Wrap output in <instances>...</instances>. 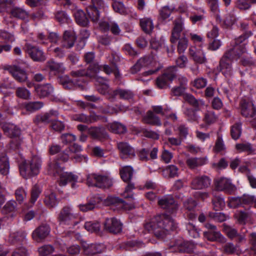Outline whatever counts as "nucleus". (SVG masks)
<instances>
[{"label": "nucleus", "mask_w": 256, "mask_h": 256, "mask_svg": "<svg viewBox=\"0 0 256 256\" xmlns=\"http://www.w3.org/2000/svg\"><path fill=\"white\" fill-rule=\"evenodd\" d=\"M241 114L246 118H254L256 115V108L250 102L242 101Z\"/></svg>", "instance_id": "24"}, {"label": "nucleus", "mask_w": 256, "mask_h": 256, "mask_svg": "<svg viewBox=\"0 0 256 256\" xmlns=\"http://www.w3.org/2000/svg\"><path fill=\"white\" fill-rule=\"evenodd\" d=\"M228 206L231 208H236L242 206V196L240 197H229Z\"/></svg>", "instance_id": "63"}, {"label": "nucleus", "mask_w": 256, "mask_h": 256, "mask_svg": "<svg viewBox=\"0 0 256 256\" xmlns=\"http://www.w3.org/2000/svg\"><path fill=\"white\" fill-rule=\"evenodd\" d=\"M236 149L238 152H246L248 154L254 153V150L252 144L248 142L237 144Z\"/></svg>", "instance_id": "44"}, {"label": "nucleus", "mask_w": 256, "mask_h": 256, "mask_svg": "<svg viewBox=\"0 0 256 256\" xmlns=\"http://www.w3.org/2000/svg\"><path fill=\"white\" fill-rule=\"evenodd\" d=\"M242 206L254 205L256 208V197L254 196L244 194L242 196Z\"/></svg>", "instance_id": "58"}, {"label": "nucleus", "mask_w": 256, "mask_h": 256, "mask_svg": "<svg viewBox=\"0 0 256 256\" xmlns=\"http://www.w3.org/2000/svg\"><path fill=\"white\" fill-rule=\"evenodd\" d=\"M174 28L172 32L170 41L176 43L178 40V52L180 54L184 52L188 46V40L183 33V36L180 38L181 32L184 28V20L181 16L176 18L174 22Z\"/></svg>", "instance_id": "4"}, {"label": "nucleus", "mask_w": 256, "mask_h": 256, "mask_svg": "<svg viewBox=\"0 0 256 256\" xmlns=\"http://www.w3.org/2000/svg\"><path fill=\"white\" fill-rule=\"evenodd\" d=\"M140 26L142 30L148 34L150 33L154 29V24L150 18H144L140 20Z\"/></svg>", "instance_id": "39"}, {"label": "nucleus", "mask_w": 256, "mask_h": 256, "mask_svg": "<svg viewBox=\"0 0 256 256\" xmlns=\"http://www.w3.org/2000/svg\"><path fill=\"white\" fill-rule=\"evenodd\" d=\"M112 95L114 98L116 96L119 95L120 98L129 100L133 98V93L126 90L118 89L112 91Z\"/></svg>", "instance_id": "42"}, {"label": "nucleus", "mask_w": 256, "mask_h": 256, "mask_svg": "<svg viewBox=\"0 0 256 256\" xmlns=\"http://www.w3.org/2000/svg\"><path fill=\"white\" fill-rule=\"evenodd\" d=\"M50 228L48 224H42L36 228L32 233V238L36 242H40L50 234Z\"/></svg>", "instance_id": "19"}, {"label": "nucleus", "mask_w": 256, "mask_h": 256, "mask_svg": "<svg viewBox=\"0 0 256 256\" xmlns=\"http://www.w3.org/2000/svg\"><path fill=\"white\" fill-rule=\"evenodd\" d=\"M218 119L217 116L212 111L206 112L204 118V121L208 124L214 123Z\"/></svg>", "instance_id": "59"}, {"label": "nucleus", "mask_w": 256, "mask_h": 256, "mask_svg": "<svg viewBox=\"0 0 256 256\" xmlns=\"http://www.w3.org/2000/svg\"><path fill=\"white\" fill-rule=\"evenodd\" d=\"M223 231L227 235V236L232 239L234 238L238 237L239 242H242L244 239V237L238 234L236 230L226 224H224Z\"/></svg>", "instance_id": "36"}, {"label": "nucleus", "mask_w": 256, "mask_h": 256, "mask_svg": "<svg viewBox=\"0 0 256 256\" xmlns=\"http://www.w3.org/2000/svg\"><path fill=\"white\" fill-rule=\"evenodd\" d=\"M190 236L193 238H198L200 236L199 230L192 224L189 222L186 226Z\"/></svg>", "instance_id": "64"}, {"label": "nucleus", "mask_w": 256, "mask_h": 256, "mask_svg": "<svg viewBox=\"0 0 256 256\" xmlns=\"http://www.w3.org/2000/svg\"><path fill=\"white\" fill-rule=\"evenodd\" d=\"M84 252L87 255H92L102 252L104 250V246L102 244H83Z\"/></svg>", "instance_id": "30"}, {"label": "nucleus", "mask_w": 256, "mask_h": 256, "mask_svg": "<svg viewBox=\"0 0 256 256\" xmlns=\"http://www.w3.org/2000/svg\"><path fill=\"white\" fill-rule=\"evenodd\" d=\"M178 224L169 216L162 214L150 219L144 224V228L159 238H163L170 231L175 230Z\"/></svg>", "instance_id": "3"}, {"label": "nucleus", "mask_w": 256, "mask_h": 256, "mask_svg": "<svg viewBox=\"0 0 256 256\" xmlns=\"http://www.w3.org/2000/svg\"><path fill=\"white\" fill-rule=\"evenodd\" d=\"M211 184V180L206 176H198L194 177L190 182V186L194 190H202L208 188Z\"/></svg>", "instance_id": "16"}, {"label": "nucleus", "mask_w": 256, "mask_h": 256, "mask_svg": "<svg viewBox=\"0 0 256 256\" xmlns=\"http://www.w3.org/2000/svg\"><path fill=\"white\" fill-rule=\"evenodd\" d=\"M58 220L62 224L76 226L82 219L77 214L73 212L72 207L66 206L62 208L58 214Z\"/></svg>", "instance_id": "8"}, {"label": "nucleus", "mask_w": 256, "mask_h": 256, "mask_svg": "<svg viewBox=\"0 0 256 256\" xmlns=\"http://www.w3.org/2000/svg\"><path fill=\"white\" fill-rule=\"evenodd\" d=\"M122 222L116 218H108L106 220L104 228L106 231L113 234H118L122 230Z\"/></svg>", "instance_id": "17"}, {"label": "nucleus", "mask_w": 256, "mask_h": 256, "mask_svg": "<svg viewBox=\"0 0 256 256\" xmlns=\"http://www.w3.org/2000/svg\"><path fill=\"white\" fill-rule=\"evenodd\" d=\"M43 103L40 102H30L26 104L25 108L30 112L38 110L43 106Z\"/></svg>", "instance_id": "56"}, {"label": "nucleus", "mask_w": 256, "mask_h": 256, "mask_svg": "<svg viewBox=\"0 0 256 256\" xmlns=\"http://www.w3.org/2000/svg\"><path fill=\"white\" fill-rule=\"evenodd\" d=\"M26 192L22 187H19L16 188L14 192V196L16 202L22 204L26 198Z\"/></svg>", "instance_id": "50"}, {"label": "nucleus", "mask_w": 256, "mask_h": 256, "mask_svg": "<svg viewBox=\"0 0 256 256\" xmlns=\"http://www.w3.org/2000/svg\"><path fill=\"white\" fill-rule=\"evenodd\" d=\"M212 203L216 210H222L225 206L224 198L220 196H214L212 199Z\"/></svg>", "instance_id": "54"}, {"label": "nucleus", "mask_w": 256, "mask_h": 256, "mask_svg": "<svg viewBox=\"0 0 256 256\" xmlns=\"http://www.w3.org/2000/svg\"><path fill=\"white\" fill-rule=\"evenodd\" d=\"M110 130L116 134H123L126 130V127L118 122H114L108 126Z\"/></svg>", "instance_id": "49"}, {"label": "nucleus", "mask_w": 256, "mask_h": 256, "mask_svg": "<svg viewBox=\"0 0 256 256\" xmlns=\"http://www.w3.org/2000/svg\"><path fill=\"white\" fill-rule=\"evenodd\" d=\"M58 113L56 111L50 110L48 112L42 114L38 115L34 120L36 123L38 124L40 122L44 123H50L54 120V118H56Z\"/></svg>", "instance_id": "27"}, {"label": "nucleus", "mask_w": 256, "mask_h": 256, "mask_svg": "<svg viewBox=\"0 0 256 256\" xmlns=\"http://www.w3.org/2000/svg\"><path fill=\"white\" fill-rule=\"evenodd\" d=\"M174 9V7L170 8L168 6H164L162 7L160 10V18L164 20L168 18Z\"/></svg>", "instance_id": "61"}, {"label": "nucleus", "mask_w": 256, "mask_h": 256, "mask_svg": "<svg viewBox=\"0 0 256 256\" xmlns=\"http://www.w3.org/2000/svg\"><path fill=\"white\" fill-rule=\"evenodd\" d=\"M54 250V246L50 244H45L40 247L38 252L40 256H47L51 254Z\"/></svg>", "instance_id": "52"}, {"label": "nucleus", "mask_w": 256, "mask_h": 256, "mask_svg": "<svg viewBox=\"0 0 256 256\" xmlns=\"http://www.w3.org/2000/svg\"><path fill=\"white\" fill-rule=\"evenodd\" d=\"M252 34L240 36L235 40L236 45L232 48L227 50L222 58L219 64L220 71L226 77L232 75L233 70L232 66V61L239 58L246 52V43H242Z\"/></svg>", "instance_id": "2"}, {"label": "nucleus", "mask_w": 256, "mask_h": 256, "mask_svg": "<svg viewBox=\"0 0 256 256\" xmlns=\"http://www.w3.org/2000/svg\"><path fill=\"white\" fill-rule=\"evenodd\" d=\"M242 129H241V124L237 122L232 126L231 127V136L233 139H238L241 134Z\"/></svg>", "instance_id": "55"}, {"label": "nucleus", "mask_w": 256, "mask_h": 256, "mask_svg": "<svg viewBox=\"0 0 256 256\" xmlns=\"http://www.w3.org/2000/svg\"><path fill=\"white\" fill-rule=\"evenodd\" d=\"M108 200L110 202V204L116 205L118 208L129 210L134 208L133 204H128L122 200L117 197H108Z\"/></svg>", "instance_id": "31"}, {"label": "nucleus", "mask_w": 256, "mask_h": 256, "mask_svg": "<svg viewBox=\"0 0 256 256\" xmlns=\"http://www.w3.org/2000/svg\"><path fill=\"white\" fill-rule=\"evenodd\" d=\"M152 108L153 112L148 110L144 117V120L146 123L160 126L161 125V122L159 118L154 112L157 114H162V108L160 106H153Z\"/></svg>", "instance_id": "14"}, {"label": "nucleus", "mask_w": 256, "mask_h": 256, "mask_svg": "<svg viewBox=\"0 0 256 256\" xmlns=\"http://www.w3.org/2000/svg\"><path fill=\"white\" fill-rule=\"evenodd\" d=\"M120 174L122 180L125 182H129L133 175V170L130 166L123 167L120 170Z\"/></svg>", "instance_id": "43"}, {"label": "nucleus", "mask_w": 256, "mask_h": 256, "mask_svg": "<svg viewBox=\"0 0 256 256\" xmlns=\"http://www.w3.org/2000/svg\"><path fill=\"white\" fill-rule=\"evenodd\" d=\"M42 160L38 156L23 162L19 166L21 176L24 178H28L38 175L41 168Z\"/></svg>", "instance_id": "5"}, {"label": "nucleus", "mask_w": 256, "mask_h": 256, "mask_svg": "<svg viewBox=\"0 0 256 256\" xmlns=\"http://www.w3.org/2000/svg\"><path fill=\"white\" fill-rule=\"evenodd\" d=\"M17 204L14 200L8 201L4 206L2 212L4 214L7 215L8 217L13 218L16 216L17 214Z\"/></svg>", "instance_id": "26"}, {"label": "nucleus", "mask_w": 256, "mask_h": 256, "mask_svg": "<svg viewBox=\"0 0 256 256\" xmlns=\"http://www.w3.org/2000/svg\"><path fill=\"white\" fill-rule=\"evenodd\" d=\"M0 125L4 133L12 139L10 147L12 150L19 149L24 142L23 138L20 134V130L10 123H2Z\"/></svg>", "instance_id": "6"}, {"label": "nucleus", "mask_w": 256, "mask_h": 256, "mask_svg": "<svg viewBox=\"0 0 256 256\" xmlns=\"http://www.w3.org/2000/svg\"><path fill=\"white\" fill-rule=\"evenodd\" d=\"M8 70L14 79L19 82H24L28 78L26 72L18 66H10Z\"/></svg>", "instance_id": "25"}, {"label": "nucleus", "mask_w": 256, "mask_h": 256, "mask_svg": "<svg viewBox=\"0 0 256 256\" xmlns=\"http://www.w3.org/2000/svg\"><path fill=\"white\" fill-rule=\"evenodd\" d=\"M251 216V213L248 210L237 211L234 214V217L240 224H245Z\"/></svg>", "instance_id": "46"}, {"label": "nucleus", "mask_w": 256, "mask_h": 256, "mask_svg": "<svg viewBox=\"0 0 256 256\" xmlns=\"http://www.w3.org/2000/svg\"><path fill=\"white\" fill-rule=\"evenodd\" d=\"M184 99L191 105L196 108H198L204 105V102L202 100H196L194 97L190 94H186L184 96Z\"/></svg>", "instance_id": "48"}, {"label": "nucleus", "mask_w": 256, "mask_h": 256, "mask_svg": "<svg viewBox=\"0 0 256 256\" xmlns=\"http://www.w3.org/2000/svg\"><path fill=\"white\" fill-rule=\"evenodd\" d=\"M128 109L122 105L116 106H108L106 108H102L100 111L104 114H118L120 112H125Z\"/></svg>", "instance_id": "40"}, {"label": "nucleus", "mask_w": 256, "mask_h": 256, "mask_svg": "<svg viewBox=\"0 0 256 256\" xmlns=\"http://www.w3.org/2000/svg\"><path fill=\"white\" fill-rule=\"evenodd\" d=\"M112 8L114 12L119 13L120 14H126L128 13V10L124 6L122 2H116L112 4Z\"/></svg>", "instance_id": "60"}, {"label": "nucleus", "mask_w": 256, "mask_h": 256, "mask_svg": "<svg viewBox=\"0 0 256 256\" xmlns=\"http://www.w3.org/2000/svg\"><path fill=\"white\" fill-rule=\"evenodd\" d=\"M176 70L174 66L170 68L166 72L158 76L156 82L158 88H167L169 82H172L176 76Z\"/></svg>", "instance_id": "13"}, {"label": "nucleus", "mask_w": 256, "mask_h": 256, "mask_svg": "<svg viewBox=\"0 0 256 256\" xmlns=\"http://www.w3.org/2000/svg\"><path fill=\"white\" fill-rule=\"evenodd\" d=\"M11 14L12 16L21 20H26L28 18V13L24 9L15 7L11 10Z\"/></svg>", "instance_id": "41"}, {"label": "nucleus", "mask_w": 256, "mask_h": 256, "mask_svg": "<svg viewBox=\"0 0 256 256\" xmlns=\"http://www.w3.org/2000/svg\"><path fill=\"white\" fill-rule=\"evenodd\" d=\"M100 227V224L97 222H87L84 224L86 230L91 232H99Z\"/></svg>", "instance_id": "53"}, {"label": "nucleus", "mask_w": 256, "mask_h": 256, "mask_svg": "<svg viewBox=\"0 0 256 256\" xmlns=\"http://www.w3.org/2000/svg\"><path fill=\"white\" fill-rule=\"evenodd\" d=\"M118 148L120 152V156L122 159L135 156V150L127 142H120L118 144Z\"/></svg>", "instance_id": "21"}, {"label": "nucleus", "mask_w": 256, "mask_h": 256, "mask_svg": "<svg viewBox=\"0 0 256 256\" xmlns=\"http://www.w3.org/2000/svg\"><path fill=\"white\" fill-rule=\"evenodd\" d=\"M76 40L74 32L66 30L64 34L63 40L62 45L63 48H70L72 47Z\"/></svg>", "instance_id": "29"}, {"label": "nucleus", "mask_w": 256, "mask_h": 256, "mask_svg": "<svg viewBox=\"0 0 256 256\" xmlns=\"http://www.w3.org/2000/svg\"><path fill=\"white\" fill-rule=\"evenodd\" d=\"M180 13L186 14L192 24L201 22L205 19V12L203 9H195L190 6L182 4L178 7Z\"/></svg>", "instance_id": "9"}, {"label": "nucleus", "mask_w": 256, "mask_h": 256, "mask_svg": "<svg viewBox=\"0 0 256 256\" xmlns=\"http://www.w3.org/2000/svg\"><path fill=\"white\" fill-rule=\"evenodd\" d=\"M206 159L202 158H189L186 160V164L190 168H194L202 166L206 163Z\"/></svg>", "instance_id": "38"}, {"label": "nucleus", "mask_w": 256, "mask_h": 256, "mask_svg": "<svg viewBox=\"0 0 256 256\" xmlns=\"http://www.w3.org/2000/svg\"><path fill=\"white\" fill-rule=\"evenodd\" d=\"M46 70L49 72L50 74L56 75L64 72L65 68L62 63L49 60L46 63Z\"/></svg>", "instance_id": "22"}, {"label": "nucleus", "mask_w": 256, "mask_h": 256, "mask_svg": "<svg viewBox=\"0 0 256 256\" xmlns=\"http://www.w3.org/2000/svg\"><path fill=\"white\" fill-rule=\"evenodd\" d=\"M226 150V146L222 136L218 134L216 140L214 150L216 152H221Z\"/></svg>", "instance_id": "57"}, {"label": "nucleus", "mask_w": 256, "mask_h": 256, "mask_svg": "<svg viewBox=\"0 0 256 256\" xmlns=\"http://www.w3.org/2000/svg\"><path fill=\"white\" fill-rule=\"evenodd\" d=\"M89 134L94 139L102 140L108 138V134L104 128H91L88 130Z\"/></svg>", "instance_id": "32"}, {"label": "nucleus", "mask_w": 256, "mask_h": 256, "mask_svg": "<svg viewBox=\"0 0 256 256\" xmlns=\"http://www.w3.org/2000/svg\"><path fill=\"white\" fill-rule=\"evenodd\" d=\"M26 234L24 231L10 232L7 240L10 244L19 245L26 240Z\"/></svg>", "instance_id": "23"}, {"label": "nucleus", "mask_w": 256, "mask_h": 256, "mask_svg": "<svg viewBox=\"0 0 256 256\" xmlns=\"http://www.w3.org/2000/svg\"><path fill=\"white\" fill-rule=\"evenodd\" d=\"M82 150L81 146L74 144L66 149L62 153L58 155L57 160H50L48 163L47 170L49 174L58 178V182L60 186H65L68 182H72V187L74 188L78 182V176L72 172L64 171V168L60 165L59 162H66L70 158L75 162H87L88 158L78 154Z\"/></svg>", "instance_id": "1"}, {"label": "nucleus", "mask_w": 256, "mask_h": 256, "mask_svg": "<svg viewBox=\"0 0 256 256\" xmlns=\"http://www.w3.org/2000/svg\"><path fill=\"white\" fill-rule=\"evenodd\" d=\"M156 64V62L154 60L152 56H144L140 58L136 63L131 68V72L132 74H135L140 71L143 67H146Z\"/></svg>", "instance_id": "20"}, {"label": "nucleus", "mask_w": 256, "mask_h": 256, "mask_svg": "<svg viewBox=\"0 0 256 256\" xmlns=\"http://www.w3.org/2000/svg\"><path fill=\"white\" fill-rule=\"evenodd\" d=\"M10 165L8 158L6 155L0 156V173L6 175L9 172Z\"/></svg>", "instance_id": "45"}, {"label": "nucleus", "mask_w": 256, "mask_h": 256, "mask_svg": "<svg viewBox=\"0 0 256 256\" xmlns=\"http://www.w3.org/2000/svg\"><path fill=\"white\" fill-rule=\"evenodd\" d=\"M86 11L89 18L94 22H96L98 20L100 12L96 8L89 6L87 8Z\"/></svg>", "instance_id": "51"}, {"label": "nucleus", "mask_w": 256, "mask_h": 256, "mask_svg": "<svg viewBox=\"0 0 256 256\" xmlns=\"http://www.w3.org/2000/svg\"><path fill=\"white\" fill-rule=\"evenodd\" d=\"M158 203L162 208L166 209L170 213L174 212L178 208V204L170 195L164 196L159 198Z\"/></svg>", "instance_id": "15"}, {"label": "nucleus", "mask_w": 256, "mask_h": 256, "mask_svg": "<svg viewBox=\"0 0 256 256\" xmlns=\"http://www.w3.org/2000/svg\"><path fill=\"white\" fill-rule=\"evenodd\" d=\"M74 120L86 123H92L96 121L98 118L95 116H86L84 114H76L72 116Z\"/></svg>", "instance_id": "37"}, {"label": "nucleus", "mask_w": 256, "mask_h": 256, "mask_svg": "<svg viewBox=\"0 0 256 256\" xmlns=\"http://www.w3.org/2000/svg\"><path fill=\"white\" fill-rule=\"evenodd\" d=\"M102 68L103 70L106 74H110L112 72V68L108 65H104L102 67L100 66L97 63H94L90 64L86 70H79L72 71V76L74 77H82L84 76L90 78H96L97 74Z\"/></svg>", "instance_id": "7"}, {"label": "nucleus", "mask_w": 256, "mask_h": 256, "mask_svg": "<svg viewBox=\"0 0 256 256\" xmlns=\"http://www.w3.org/2000/svg\"><path fill=\"white\" fill-rule=\"evenodd\" d=\"M44 202L46 205L49 208H54L58 203L55 194L50 190H47L46 192Z\"/></svg>", "instance_id": "35"}, {"label": "nucleus", "mask_w": 256, "mask_h": 256, "mask_svg": "<svg viewBox=\"0 0 256 256\" xmlns=\"http://www.w3.org/2000/svg\"><path fill=\"white\" fill-rule=\"evenodd\" d=\"M112 183V179L110 174L102 175L91 174L87 176V184L88 186L106 188L111 186Z\"/></svg>", "instance_id": "10"}, {"label": "nucleus", "mask_w": 256, "mask_h": 256, "mask_svg": "<svg viewBox=\"0 0 256 256\" xmlns=\"http://www.w3.org/2000/svg\"><path fill=\"white\" fill-rule=\"evenodd\" d=\"M26 52L34 61L42 62L46 60V57L43 51L38 48L26 44Z\"/></svg>", "instance_id": "18"}, {"label": "nucleus", "mask_w": 256, "mask_h": 256, "mask_svg": "<svg viewBox=\"0 0 256 256\" xmlns=\"http://www.w3.org/2000/svg\"><path fill=\"white\" fill-rule=\"evenodd\" d=\"M59 82L66 89H74L76 86V84L66 75L60 77Z\"/></svg>", "instance_id": "47"}, {"label": "nucleus", "mask_w": 256, "mask_h": 256, "mask_svg": "<svg viewBox=\"0 0 256 256\" xmlns=\"http://www.w3.org/2000/svg\"><path fill=\"white\" fill-rule=\"evenodd\" d=\"M204 236L210 241L218 242L220 243H224L226 242V238L217 229L212 231L205 232H204Z\"/></svg>", "instance_id": "28"}, {"label": "nucleus", "mask_w": 256, "mask_h": 256, "mask_svg": "<svg viewBox=\"0 0 256 256\" xmlns=\"http://www.w3.org/2000/svg\"><path fill=\"white\" fill-rule=\"evenodd\" d=\"M16 96L21 98L27 100L30 98V93L24 88H18L16 90Z\"/></svg>", "instance_id": "62"}, {"label": "nucleus", "mask_w": 256, "mask_h": 256, "mask_svg": "<svg viewBox=\"0 0 256 256\" xmlns=\"http://www.w3.org/2000/svg\"><path fill=\"white\" fill-rule=\"evenodd\" d=\"M74 15L76 22L82 26H86L88 24V20L84 12L80 9L76 8L74 11Z\"/></svg>", "instance_id": "33"}, {"label": "nucleus", "mask_w": 256, "mask_h": 256, "mask_svg": "<svg viewBox=\"0 0 256 256\" xmlns=\"http://www.w3.org/2000/svg\"><path fill=\"white\" fill-rule=\"evenodd\" d=\"M37 94L40 98H44L50 94L54 88L50 84L38 86L35 88Z\"/></svg>", "instance_id": "34"}, {"label": "nucleus", "mask_w": 256, "mask_h": 256, "mask_svg": "<svg viewBox=\"0 0 256 256\" xmlns=\"http://www.w3.org/2000/svg\"><path fill=\"white\" fill-rule=\"evenodd\" d=\"M170 246L174 251L188 253L192 252L195 248V246L192 242L184 241L182 238L175 240Z\"/></svg>", "instance_id": "12"}, {"label": "nucleus", "mask_w": 256, "mask_h": 256, "mask_svg": "<svg viewBox=\"0 0 256 256\" xmlns=\"http://www.w3.org/2000/svg\"><path fill=\"white\" fill-rule=\"evenodd\" d=\"M216 188L218 191H224L226 193L231 194L236 190V186L233 184L230 179L222 177L214 180Z\"/></svg>", "instance_id": "11"}]
</instances>
